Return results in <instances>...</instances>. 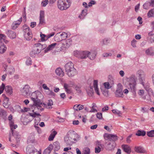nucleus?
I'll return each mask as SVG.
<instances>
[{"label":"nucleus","instance_id":"28","mask_svg":"<svg viewBox=\"0 0 154 154\" xmlns=\"http://www.w3.org/2000/svg\"><path fill=\"white\" fill-rule=\"evenodd\" d=\"M55 72L57 75L60 77H63L64 75V72L60 68H57L55 70Z\"/></svg>","mask_w":154,"mask_h":154},{"label":"nucleus","instance_id":"51","mask_svg":"<svg viewBox=\"0 0 154 154\" xmlns=\"http://www.w3.org/2000/svg\"><path fill=\"white\" fill-rule=\"evenodd\" d=\"M35 47L38 48V49L40 50V51L41 50H43L42 45L40 43L35 44Z\"/></svg>","mask_w":154,"mask_h":154},{"label":"nucleus","instance_id":"45","mask_svg":"<svg viewBox=\"0 0 154 154\" xmlns=\"http://www.w3.org/2000/svg\"><path fill=\"white\" fill-rule=\"evenodd\" d=\"M5 89L6 92L10 94H11L12 93V88L11 86H6Z\"/></svg>","mask_w":154,"mask_h":154},{"label":"nucleus","instance_id":"48","mask_svg":"<svg viewBox=\"0 0 154 154\" xmlns=\"http://www.w3.org/2000/svg\"><path fill=\"white\" fill-rule=\"evenodd\" d=\"M60 35L62 40L65 39L67 37V33L64 32H63L61 33H60Z\"/></svg>","mask_w":154,"mask_h":154},{"label":"nucleus","instance_id":"50","mask_svg":"<svg viewBox=\"0 0 154 154\" xmlns=\"http://www.w3.org/2000/svg\"><path fill=\"white\" fill-rule=\"evenodd\" d=\"M72 41L71 39H67L66 41V47H69L72 44Z\"/></svg>","mask_w":154,"mask_h":154},{"label":"nucleus","instance_id":"53","mask_svg":"<svg viewBox=\"0 0 154 154\" xmlns=\"http://www.w3.org/2000/svg\"><path fill=\"white\" fill-rule=\"evenodd\" d=\"M53 105V102L51 100H48V106H47V108L49 109L51 108V106Z\"/></svg>","mask_w":154,"mask_h":154},{"label":"nucleus","instance_id":"9","mask_svg":"<svg viewBox=\"0 0 154 154\" xmlns=\"http://www.w3.org/2000/svg\"><path fill=\"white\" fill-rule=\"evenodd\" d=\"M26 150L29 154H41L40 152L32 145L29 146L26 148Z\"/></svg>","mask_w":154,"mask_h":154},{"label":"nucleus","instance_id":"44","mask_svg":"<svg viewBox=\"0 0 154 154\" xmlns=\"http://www.w3.org/2000/svg\"><path fill=\"white\" fill-rule=\"evenodd\" d=\"M6 37L4 34H0V44H3V42L6 39Z\"/></svg>","mask_w":154,"mask_h":154},{"label":"nucleus","instance_id":"60","mask_svg":"<svg viewBox=\"0 0 154 154\" xmlns=\"http://www.w3.org/2000/svg\"><path fill=\"white\" fill-rule=\"evenodd\" d=\"M48 0H45L42 2L41 4L43 6L45 7L48 4Z\"/></svg>","mask_w":154,"mask_h":154},{"label":"nucleus","instance_id":"49","mask_svg":"<svg viewBox=\"0 0 154 154\" xmlns=\"http://www.w3.org/2000/svg\"><path fill=\"white\" fill-rule=\"evenodd\" d=\"M83 153V154H89L90 153V149L88 147H86L84 149Z\"/></svg>","mask_w":154,"mask_h":154},{"label":"nucleus","instance_id":"55","mask_svg":"<svg viewBox=\"0 0 154 154\" xmlns=\"http://www.w3.org/2000/svg\"><path fill=\"white\" fill-rule=\"evenodd\" d=\"M150 6L149 4H148L147 3H145L143 4V7L144 9H149Z\"/></svg>","mask_w":154,"mask_h":154},{"label":"nucleus","instance_id":"38","mask_svg":"<svg viewBox=\"0 0 154 154\" xmlns=\"http://www.w3.org/2000/svg\"><path fill=\"white\" fill-rule=\"evenodd\" d=\"M87 14V10L86 9L82 10L81 14L79 16V17L81 19H83Z\"/></svg>","mask_w":154,"mask_h":154},{"label":"nucleus","instance_id":"27","mask_svg":"<svg viewBox=\"0 0 154 154\" xmlns=\"http://www.w3.org/2000/svg\"><path fill=\"white\" fill-rule=\"evenodd\" d=\"M64 141L67 145H71L73 144L68 134L64 137Z\"/></svg>","mask_w":154,"mask_h":154},{"label":"nucleus","instance_id":"25","mask_svg":"<svg viewBox=\"0 0 154 154\" xmlns=\"http://www.w3.org/2000/svg\"><path fill=\"white\" fill-rule=\"evenodd\" d=\"M57 44V43H55L49 45L48 46L45 50V52L46 53L49 51L52 50L54 48Z\"/></svg>","mask_w":154,"mask_h":154},{"label":"nucleus","instance_id":"5","mask_svg":"<svg viewBox=\"0 0 154 154\" xmlns=\"http://www.w3.org/2000/svg\"><path fill=\"white\" fill-rule=\"evenodd\" d=\"M136 75L138 77L140 83L144 87V82L146 77V74L142 70L139 69L137 71Z\"/></svg>","mask_w":154,"mask_h":154},{"label":"nucleus","instance_id":"17","mask_svg":"<svg viewBox=\"0 0 154 154\" xmlns=\"http://www.w3.org/2000/svg\"><path fill=\"white\" fill-rule=\"evenodd\" d=\"M66 72L69 71V70L74 68V64L71 62L67 63L65 66Z\"/></svg>","mask_w":154,"mask_h":154},{"label":"nucleus","instance_id":"43","mask_svg":"<svg viewBox=\"0 0 154 154\" xmlns=\"http://www.w3.org/2000/svg\"><path fill=\"white\" fill-rule=\"evenodd\" d=\"M146 132L144 131L138 130L136 133V135L138 136H144L146 134Z\"/></svg>","mask_w":154,"mask_h":154},{"label":"nucleus","instance_id":"47","mask_svg":"<svg viewBox=\"0 0 154 154\" xmlns=\"http://www.w3.org/2000/svg\"><path fill=\"white\" fill-rule=\"evenodd\" d=\"M109 39L106 38L103 39L101 43L103 45H107L109 43Z\"/></svg>","mask_w":154,"mask_h":154},{"label":"nucleus","instance_id":"29","mask_svg":"<svg viewBox=\"0 0 154 154\" xmlns=\"http://www.w3.org/2000/svg\"><path fill=\"white\" fill-rule=\"evenodd\" d=\"M52 146L54 151H57L60 148V143L57 141L54 142Z\"/></svg>","mask_w":154,"mask_h":154},{"label":"nucleus","instance_id":"30","mask_svg":"<svg viewBox=\"0 0 154 154\" xmlns=\"http://www.w3.org/2000/svg\"><path fill=\"white\" fill-rule=\"evenodd\" d=\"M146 54L149 55H154V51L153 48L150 47L146 51Z\"/></svg>","mask_w":154,"mask_h":154},{"label":"nucleus","instance_id":"33","mask_svg":"<svg viewBox=\"0 0 154 154\" xmlns=\"http://www.w3.org/2000/svg\"><path fill=\"white\" fill-rule=\"evenodd\" d=\"M57 134V132L56 131H53L48 137V140L50 141L53 140Z\"/></svg>","mask_w":154,"mask_h":154},{"label":"nucleus","instance_id":"4","mask_svg":"<svg viewBox=\"0 0 154 154\" xmlns=\"http://www.w3.org/2000/svg\"><path fill=\"white\" fill-rule=\"evenodd\" d=\"M23 31L24 36L27 40H29L32 38L31 31L29 28L27 26H23Z\"/></svg>","mask_w":154,"mask_h":154},{"label":"nucleus","instance_id":"12","mask_svg":"<svg viewBox=\"0 0 154 154\" xmlns=\"http://www.w3.org/2000/svg\"><path fill=\"white\" fill-rule=\"evenodd\" d=\"M14 123L13 122L11 121L10 122V125L11 128V132L12 135L13 136H17L18 135V133L15 132L14 129H15L17 126V125L14 124Z\"/></svg>","mask_w":154,"mask_h":154},{"label":"nucleus","instance_id":"21","mask_svg":"<svg viewBox=\"0 0 154 154\" xmlns=\"http://www.w3.org/2000/svg\"><path fill=\"white\" fill-rule=\"evenodd\" d=\"M122 148L124 152L127 153H130L131 152L130 147L128 145H122Z\"/></svg>","mask_w":154,"mask_h":154},{"label":"nucleus","instance_id":"20","mask_svg":"<svg viewBox=\"0 0 154 154\" xmlns=\"http://www.w3.org/2000/svg\"><path fill=\"white\" fill-rule=\"evenodd\" d=\"M22 21V17H21L19 20L17 21H15L13 23L12 25V28L13 29H16L20 23Z\"/></svg>","mask_w":154,"mask_h":154},{"label":"nucleus","instance_id":"41","mask_svg":"<svg viewBox=\"0 0 154 154\" xmlns=\"http://www.w3.org/2000/svg\"><path fill=\"white\" fill-rule=\"evenodd\" d=\"M96 56V54L95 52L90 53L88 55V57L91 60H94Z\"/></svg>","mask_w":154,"mask_h":154},{"label":"nucleus","instance_id":"56","mask_svg":"<svg viewBox=\"0 0 154 154\" xmlns=\"http://www.w3.org/2000/svg\"><path fill=\"white\" fill-rule=\"evenodd\" d=\"M97 118L99 119H102V114L101 112H98L96 115Z\"/></svg>","mask_w":154,"mask_h":154},{"label":"nucleus","instance_id":"34","mask_svg":"<svg viewBox=\"0 0 154 154\" xmlns=\"http://www.w3.org/2000/svg\"><path fill=\"white\" fill-rule=\"evenodd\" d=\"M54 39L55 41L57 42H60L63 40L60 36V32L57 33L56 35L54 37Z\"/></svg>","mask_w":154,"mask_h":154},{"label":"nucleus","instance_id":"42","mask_svg":"<svg viewBox=\"0 0 154 154\" xmlns=\"http://www.w3.org/2000/svg\"><path fill=\"white\" fill-rule=\"evenodd\" d=\"M0 115L3 119H5L7 116V113L5 111L1 109L0 110Z\"/></svg>","mask_w":154,"mask_h":154},{"label":"nucleus","instance_id":"58","mask_svg":"<svg viewBox=\"0 0 154 154\" xmlns=\"http://www.w3.org/2000/svg\"><path fill=\"white\" fill-rule=\"evenodd\" d=\"M33 50L35 51L36 54H38L41 52L40 50L38 49V48H37V47H35V45H34V49Z\"/></svg>","mask_w":154,"mask_h":154},{"label":"nucleus","instance_id":"62","mask_svg":"<svg viewBox=\"0 0 154 154\" xmlns=\"http://www.w3.org/2000/svg\"><path fill=\"white\" fill-rule=\"evenodd\" d=\"M96 3V2L95 1L91 0L89 3H88V6L89 7H91L93 5H95Z\"/></svg>","mask_w":154,"mask_h":154},{"label":"nucleus","instance_id":"35","mask_svg":"<svg viewBox=\"0 0 154 154\" xmlns=\"http://www.w3.org/2000/svg\"><path fill=\"white\" fill-rule=\"evenodd\" d=\"M142 98L146 102H151L150 96L149 94H146V95L143 96L142 97Z\"/></svg>","mask_w":154,"mask_h":154},{"label":"nucleus","instance_id":"32","mask_svg":"<svg viewBox=\"0 0 154 154\" xmlns=\"http://www.w3.org/2000/svg\"><path fill=\"white\" fill-rule=\"evenodd\" d=\"M108 139L110 141L112 140V141L115 142L117 140V136L112 134H109L108 136Z\"/></svg>","mask_w":154,"mask_h":154},{"label":"nucleus","instance_id":"61","mask_svg":"<svg viewBox=\"0 0 154 154\" xmlns=\"http://www.w3.org/2000/svg\"><path fill=\"white\" fill-rule=\"evenodd\" d=\"M101 149L99 146L96 147L95 148V152L96 153H99L101 151Z\"/></svg>","mask_w":154,"mask_h":154},{"label":"nucleus","instance_id":"6","mask_svg":"<svg viewBox=\"0 0 154 154\" xmlns=\"http://www.w3.org/2000/svg\"><path fill=\"white\" fill-rule=\"evenodd\" d=\"M90 54L88 51H74V55L76 57L81 59H84L88 57V55Z\"/></svg>","mask_w":154,"mask_h":154},{"label":"nucleus","instance_id":"31","mask_svg":"<svg viewBox=\"0 0 154 154\" xmlns=\"http://www.w3.org/2000/svg\"><path fill=\"white\" fill-rule=\"evenodd\" d=\"M134 150L135 152L138 153H145L146 152L145 150H144L143 148L141 147L136 146L134 148Z\"/></svg>","mask_w":154,"mask_h":154},{"label":"nucleus","instance_id":"22","mask_svg":"<svg viewBox=\"0 0 154 154\" xmlns=\"http://www.w3.org/2000/svg\"><path fill=\"white\" fill-rule=\"evenodd\" d=\"M148 36L147 39L150 43H152L154 42V33L152 32H150L148 33Z\"/></svg>","mask_w":154,"mask_h":154},{"label":"nucleus","instance_id":"64","mask_svg":"<svg viewBox=\"0 0 154 154\" xmlns=\"http://www.w3.org/2000/svg\"><path fill=\"white\" fill-rule=\"evenodd\" d=\"M36 54V53L33 50L31 51L30 53V56L32 57H35Z\"/></svg>","mask_w":154,"mask_h":154},{"label":"nucleus","instance_id":"39","mask_svg":"<svg viewBox=\"0 0 154 154\" xmlns=\"http://www.w3.org/2000/svg\"><path fill=\"white\" fill-rule=\"evenodd\" d=\"M84 106L83 105H75L73 107L74 109L76 111L80 110L83 109Z\"/></svg>","mask_w":154,"mask_h":154},{"label":"nucleus","instance_id":"36","mask_svg":"<svg viewBox=\"0 0 154 154\" xmlns=\"http://www.w3.org/2000/svg\"><path fill=\"white\" fill-rule=\"evenodd\" d=\"M87 92L89 96H92L94 92L92 87H90L87 90Z\"/></svg>","mask_w":154,"mask_h":154},{"label":"nucleus","instance_id":"24","mask_svg":"<svg viewBox=\"0 0 154 154\" xmlns=\"http://www.w3.org/2000/svg\"><path fill=\"white\" fill-rule=\"evenodd\" d=\"M71 87L69 84L66 83H64V88L65 91L68 94H70L72 92V90L70 88V87Z\"/></svg>","mask_w":154,"mask_h":154},{"label":"nucleus","instance_id":"10","mask_svg":"<svg viewBox=\"0 0 154 154\" xmlns=\"http://www.w3.org/2000/svg\"><path fill=\"white\" fill-rule=\"evenodd\" d=\"M29 87L28 85H25L21 90L22 94L26 96H29L30 94L29 90Z\"/></svg>","mask_w":154,"mask_h":154},{"label":"nucleus","instance_id":"26","mask_svg":"<svg viewBox=\"0 0 154 154\" xmlns=\"http://www.w3.org/2000/svg\"><path fill=\"white\" fill-rule=\"evenodd\" d=\"M7 49L6 46L4 44H0V54L4 53Z\"/></svg>","mask_w":154,"mask_h":154},{"label":"nucleus","instance_id":"52","mask_svg":"<svg viewBox=\"0 0 154 154\" xmlns=\"http://www.w3.org/2000/svg\"><path fill=\"white\" fill-rule=\"evenodd\" d=\"M147 135L149 137H154V130H151L147 133Z\"/></svg>","mask_w":154,"mask_h":154},{"label":"nucleus","instance_id":"15","mask_svg":"<svg viewBox=\"0 0 154 154\" xmlns=\"http://www.w3.org/2000/svg\"><path fill=\"white\" fill-rule=\"evenodd\" d=\"M66 74L69 77H72L77 74L76 69L74 68L71 69L69 71L66 72Z\"/></svg>","mask_w":154,"mask_h":154},{"label":"nucleus","instance_id":"16","mask_svg":"<svg viewBox=\"0 0 154 154\" xmlns=\"http://www.w3.org/2000/svg\"><path fill=\"white\" fill-rule=\"evenodd\" d=\"M116 146V144L115 142L112 141L109 143L106 146V149L109 150H113Z\"/></svg>","mask_w":154,"mask_h":154},{"label":"nucleus","instance_id":"18","mask_svg":"<svg viewBox=\"0 0 154 154\" xmlns=\"http://www.w3.org/2000/svg\"><path fill=\"white\" fill-rule=\"evenodd\" d=\"M39 20V25L43 24L45 22L44 11H40Z\"/></svg>","mask_w":154,"mask_h":154},{"label":"nucleus","instance_id":"23","mask_svg":"<svg viewBox=\"0 0 154 154\" xmlns=\"http://www.w3.org/2000/svg\"><path fill=\"white\" fill-rule=\"evenodd\" d=\"M53 149V147L52 145L51 144L44 150L43 152V154H49Z\"/></svg>","mask_w":154,"mask_h":154},{"label":"nucleus","instance_id":"7","mask_svg":"<svg viewBox=\"0 0 154 154\" xmlns=\"http://www.w3.org/2000/svg\"><path fill=\"white\" fill-rule=\"evenodd\" d=\"M114 79L112 76L109 75L108 76V82L103 83L104 88L107 90L111 88L114 85Z\"/></svg>","mask_w":154,"mask_h":154},{"label":"nucleus","instance_id":"11","mask_svg":"<svg viewBox=\"0 0 154 154\" xmlns=\"http://www.w3.org/2000/svg\"><path fill=\"white\" fill-rule=\"evenodd\" d=\"M39 93L38 92H36L35 91L32 94L31 99L33 101L34 103L41 102L40 100L38 98V94Z\"/></svg>","mask_w":154,"mask_h":154},{"label":"nucleus","instance_id":"19","mask_svg":"<svg viewBox=\"0 0 154 154\" xmlns=\"http://www.w3.org/2000/svg\"><path fill=\"white\" fill-rule=\"evenodd\" d=\"M6 33L8 36L11 38L14 39L16 37V33L11 30H8Z\"/></svg>","mask_w":154,"mask_h":154},{"label":"nucleus","instance_id":"63","mask_svg":"<svg viewBox=\"0 0 154 154\" xmlns=\"http://www.w3.org/2000/svg\"><path fill=\"white\" fill-rule=\"evenodd\" d=\"M112 111L114 113L116 114L119 115L121 114V112L117 110L113 109L112 110Z\"/></svg>","mask_w":154,"mask_h":154},{"label":"nucleus","instance_id":"8","mask_svg":"<svg viewBox=\"0 0 154 154\" xmlns=\"http://www.w3.org/2000/svg\"><path fill=\"white\" fill-rule=\"evenodd\" d=\"M115 96L118 97H123V94L122 92V86L119 84L118 85V87L115 93Z\"/></svg>","mask_w":154,"mask_h":154},{"label":"nucleus","instance_id":"13","mask_svg":"<svg viewBox=\"0 0 154 154\" xmlns=\"http://www.w3.org/2000/svg\"><path fill=\"white\" fill-rule=\"evenodd\" d=\"M67 134L70 138L72 143H75L77 141L76 138L77 136H78V135L76 133L73 132H70Z\"/></svg>","mask_w":154,"mask_h":154},{"label":"nucleus","instance_id":"3","mask_svg":"<svg viewBox=\"0 0 154 154\" xmlns=\"http://www.w3.org/2000/svg\"><path fill=\"white\" fill-rule=\"evenodd\" d=\"M128 88L132 92L135 93L136 90V86L137 83L136 79L133 77H131L128 79Z\"/></svg>","mask_w":154,"mask_h":154},{"label":"nucleus","instance_id":"40","mask_svg":"<svg viewBox=\"0 0 154 154\" xmlns=\"http://www.w3.org/2000/svg\"><path fill=\"white\" fill-rule=\"evenodd\" d=\"M148 17H154V8L150 10L147 14Z\"/></svg>","mask_w":154,"mask_h":154},{"label":"nucleus","instance_id":"2","mask_svg":"<svg viewBox=\"0 0 154 154\" xmlns=\"http://www.w3.org/2000/svg\"><path fill=\"white\" fill-rule=\"evenodd\" d=\"M71 2V0H58V8L61 10L66 9L70 7Z\"/></svg>","mask_w":154,"mask_h":154},{"label":"nucleus","instance_id":"37","mask_svg":"<svg viewBox=\"0 0 154 154\" xmlns=\"http://www.w3.org/2000/svg\"><path fill=\"white\" fill-rule=\"evenodd\" d=\"M100 90L103 94L105 96L107 97L108 95V91L107 89H105L103 87H101Z\"/></svg>","mask_w":154,"mask_h":154},{"label":"nucleus","instance_id":"46","mask_svg":"<svg viewBox=\"0 0 154 154\" xmlns=\"http://www.w3.org/2000/svg\"><path fill=\"white\" fill-rule=\"evenodd\" d=\"M96 107V104L94 103H93L92 104V107L91 110L89 111V112H95L97 111V110L95 108Z\"/></svg>","mask_w":154,"mask_h":154},{"label":"nucleus","instance_id":"1","mask_svg":"<svg viewBox=\"0 0 154 154\" xmlns=\"http://www.w3.org/2000/svg\"><path fill=\"white\" fill-rule=\"evenodd\" d=\"M45 106V104L44 103H42V102L40 103H34L32 107V111L34 112L33 117H35V116H41V115L39 113H37V112H41L42 111L43 109L42 108V106Z\"/></svg>","mask_w":154,"mask_h":154},{"label":"nucleus","instance_id":"59","mask_svg":"<svg viewBox=\"0 0 154 154\" xmlns=\"http://www.w3.org/2000/svg\"><path fill=\"white\" fill-rule=\"evenodd\" d=\"M112 55L111 53H104L102 54V56L104 57H107L109 56H111Z\"/></svg>","mask_w":154,"mask_h":154},{"label":"nucleus","instance_id":"54","mask_svg":"<svg viewBox=\"0 0 154 154\" xmlns=\"http://www.w3.org/2000/svg\"><path fill=\"white\" fill-rule=\"evenodd\" d=\"M137 41L134 39L131 42V45L133 48L136 47V43Z\"/></svg>","mask_w":154,"mask_h":154},{"label":"nucleus","instance_id":"14","mask_svg":"<svg viewBox=\"0 0 154 154\" xmlns=\"http://www.w3.org/2000/svg\"><path fill=\"white\" fill-rule=\"evenodd\" d=\"M98 81L97 80H94L93 82V86L94 88L95 91L96 93L98 95H100L99 91V89L98 86Z\"/></svg>","mask_w":154,"mask_h":154},{"label":"nucleus","instance_id":"57","mask_svg":"<svg viewBox=\"0 0 154 154\" xmlns=\"http://www.w3.org/2000/svg\"><path fill=\"white\" fill-rule=\"evenodd\" d=\"M32 60L30 58H28L26 61V64L28 66L32 64Z\"/></svg>","mask_w":154,"mask_h":154}]
</instances>
